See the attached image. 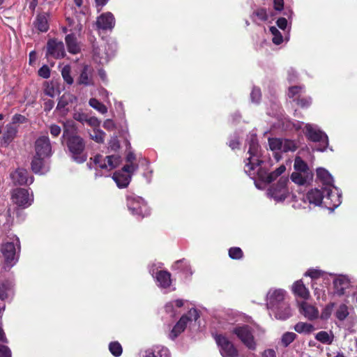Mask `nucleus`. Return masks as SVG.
Instances as JSON below:
<instances>
[{"label": "nucleus", "mask_w": 357, "mask_h": 357, "mask_svg": "<svg viewBox=\"0 0 357 357\" xmlns=\"http://www.w3.org/2000/svg\"><path fill=\"white\" fill-rule=\"evenodd\" d=\"M28 119L23 115L20 114H15L12 118V123H24L27 122Z\"/></svg>", "instance_id": "59"}, {"label": "nucleus", "mask_w": 357, "mask_h": 357, "mask_svg": "<svg viewBox=\"0 0 357 357\" xmlns=\"http://www.w3.org/2000/svg\"><path fill=\"white\" fill-rule=\"evenodd\" d=\"M333 286L335 293L338 296H342L345 294V289L350 286V280L345 275H340L333 281Z\"/></svg>", "instance_id": "18"}, {"label": "nucleus", "mask_w": 357, "mask_h": 357, "mask_svg": "<svg viewBox=\"0 0 357 357\" xmlns=\"http://www.w3.org/2000/svg\"><path fill=\"white\" fill-rule=\"evenodd\" d=\"M229 256L232 259H240L243 257V253L240 248L233 247L229 250Z\"/></svg>", "instance_id": "46"}, {"label": "nucleus", "mask_w": 357, "mask_h": 357, "mask_svg": "<svg viewBox=\"0 0 357 357\" xmlns=\"http://www.w3.org/2000/svg\"><path fill=\"white\" fill-rule=\"evenodd\" d=\"M50 131L52 136L57 137L60 135L61 129L60 126L56 124H52L50 127Z\"/></svg>", "instance_id": "63"}, {"label": "nucleus", "mask_w": 357, "mask_h": 357, "mask_svg": "<svg viewBox=\"0 0 357 357\" xmlns=\"http://www.w3.org/2000/svg\"><path fill=\"white\" fill-rule=\"evenodd\" d=\"M294 169L296 172H303L306 174L310 175V179L312 178L313 174L311 172H308L309 167L307 165V163L299 156L296 157L294 160Z\"/></svg>", "instance_id": "28"}, {"label": "nucleus", "mask_w": 357, "mask_h": 357, "mask_svg": "<svg viewBox=\"0 0 357 357\" xmlns=\"http://www.w3.org/2000/svg\"><path fill=\"white\" fill-rule=\"evenodd\" d=\"M13 284L9 281H4L0 284V299L4 301L8 296V293L12 291Z\"/></svg>", "instance_id": "32"}, {"label": "nucleus", "mask_w": 357, "mask_h": 357, "mask_svg": "<svg viewBox=\"0 0 357 357\" xmlns=\"http://www.w3.org/2000/svg\"><path fill=\"white\" fill-rule=\"evenodd\" d=\"M71 68L69 65L65 66L61 70V75L64 81L68 84H72L73 83V78L70 75Z\"/></svg>", "instance_id": "44"}, {"label": "nucleus", "mask_w": 357, "mask_h": 357, "mask_svg": "<svg viewBox=\"0 0 357 357\" xmlns=\"http://www.w3.org/2000/svg\"><path fill=\"white\" fill-rule=\"evenodd\" d=\"M105 160H107V165L110 167V169H113L119 165L120 157L114 155H107Z\"/></svg>", "instance_id": "47"}, {"label": "nucleus", "mask_w": 357, "mask_h": 357, "mask_svg": "<svg viewBox=\"0 0 357 357\" xmlns=\"http://www.w3.org/2000/svg\"><path fill=\"white\" fill-rule=\"evenodd\" d=\"M297 105L301 106V107H307L311 104V98H298L296 100Z\"/></svg>", "instance_id": "60"}, {"label": "nucleus", "mask_w": 357, "mask_h": 357, "mask_svg": "<svg viewBox=\"0 0 357 357\" xmlns=\"http://www.w3.org/2000/svg\"><path fill=\"white\" fill-rule=\"evenodd\" d=\"M69 97L67 93H64L59 99V102L56 106V109L61 110L64 109L68 105L66 98Z\"/></svg>", "instance_id": "53"}, {"label": "nucleus", "mask_w": 357, "mask_h": 357, "mask_svg": "<svg viewBox=\"0 0 357 357\" xmlns=\"http://www.w3.org/2000/svg\"><path fill=\"white\" fill-rule=\"evenodd\" d=\"M36 154L45 158L52 155V146L50 139L47 136L38 137L35 142Z\"/></svg>", "instance_id": "11"}, {"label": "nucleus", "mask_w": 357, "mask_h": 357, "mask_svg": "<svg viewBox=\"0 0 357 357\" xmlns=\"http://www.w3.org/2000/svg\"><path fill=\"white\" fill-rule=\"evenodd\" d=\"M334 306L335 303H329L326 305L321 313V319H328L332 314Z\"/></svg>", "instance_id": "48"}, {"label": "nucleus", "mask_w": 357, "mask_h": 357, "mask_svg": "<svg viewBox=\"0 0 357 357\" xmlns=\"http://www.w3.org/2000/svg\"><path fill=\"white\" fill-rule=\"evenodd\" d=\"M309 176V174H306L305 176H303L300 172H295L291 174V179L294 183L298 184L299 185H303L307 182Z\"/></svg>", "instance_id": "40"}, {"label": "nucleus", "mask_w": 357, "mask_h": 357, "mask_svg": "<svg viewBox=\"0 0 357 357\" xmlns=\"http://www.w3.org/2000/svg\"><path fill=\"white\" fill-rule=\"evenodd\" d=\"M333 195H331V199H328V204L327 206H325L328 209H331L332 211L337 208L341 203L340 197L337 195L336 193L333 192Z\"/></svg>", "instance_id": "43"}, {"label": "nucleus", "mask_w": 357, "mask_h": 357, "mask_svg": "<svg viewBox=\"0 0 357 357\" xmlns=\"http://www.w3.org/2000/svg\"><path fill=\"white\" fill-rule=\"evenodd\" d=\"M292 290L294 294L303 299H307L310 296V292L301 280L294 282Z\"/></svg>", "instance_id": "26"}, {"label": "nucleus", "mask_w": 357, "mask_h": 357, "mask_svg": "<svg viewBox=\"0 0 357 357\" xmlns=\"http://www.w3.org/2000/svg\"><path fill=\"white\" fill-rule=\"evenodd\" d=\"M113 180L120 188H126L130 182L131 176L125 174L121 172H115L112 176Z\"/></svg>", "instance_id": "22"}, {"label": "nucleus", "mask_w": 357, "mask_h": 357, "mask_svg": "<svg viewBox=\"0 0 357 357\" xmlns=\"http://www.w3.org/2000/svg\"><path fill=\"white\" fill-rule=\"evenodd\" d=\"M333 334L331 337L326 331H322L316 334L315 339L323 344H331L333 342Z\"/></svg>", "instance_id": "34"}, {"label": "nucleus", "mask_w": 357, "mask_h": 357, "mask_svg": "<svg viewBox=\"0 0 357 357\" xmlns=\"http://www.w3.org/2000/svg\"><path fill=\"white\" fill-rule=\"evenodd\" d=\"M157 280L163 288L171 285V274L167 271H160L157 273Z\"/></svg>", "instance_id": "29"}, {"label": "nucleus", "mask_w": 357, "mask_h": 357, "mask_svg": "<svg viewBox=\"0 0 357 357\" xmlns=\"http://www.w3.org/2000/svg\"><path fill=\"white\" fill-rule=\"evenodd\" d=\"M275 312V317L278 319L285 320L291 317V309L286 303L272 310Z\"/></svg>", "instance_id": "24"}, {"label": "nucleus", "mask_w": 357, "mask_h": 357, "mask_svg": "<svg viewBox=\"0 0 357 357\" xmlns=\"http://www.w3.org/2000/svg\"><path fill=\"white\" fill-rule=\"evenodd\" d=\"M297 337V335L293 332H285L281 337V344L284 347H287Z\"/></svg>", "instance_id": "35"}, {"label": "nucleus", "mask_w": 357, "mask_h": 357, "mask_svg": "<svg viewBox=\"0 0 357 357\" xmlns=\"http://www.w3.org/2000/svg\"><path fill=\"white\" fill-rule=\"evenodd\" d=\"M229 146L232 149L234 150L236 149H239L240 146V141H239V136L238 134L234 133L233 138L230 139L229 142Z\"/></svg>", "instance_id": "55"}, {"label": "nucleus", "mask_w": 357, "mask_h": 357, "mask_svg": "<svg viewBox=\"0 0 357 357\" xmlns=\"http://www.w3.org/2000/svg\"><path fill=\"white\" fill-rule=\"evenodd\" d=\"M333 192L330 187H324L321 190L317 188L312 189L306 195V199L310 204L316 206H321L323 203L325 206L328 204V199H331Z\"/></svg>", "instance_id": "2"}, {"label": "nucleus", "mask_w": 357, "mask_h": 357, "mask_svg": "<svg viewBox=\"0 0 357 357\" xmlns=\"http://www.w3.org/2000/svg\"><path fill=\"white\" fill-rule=\"evenodd\" d=\"M247 141L249 144L248 153L250 154V157L246 160L245 166L249 167V170H245V172L246 174L250 175V173L248 172L255 169V163L252 162L253 158H261V154L260 146L256 134H251Z\"/></svg>", "instance_id": "6"}, {"label": "nucleus", "mask_w": 357, "mask_h": 357, "mask_svg": "<svg viewBox=\"0 0 357 357\" xmlns=\"http://www.w3.org/2000/svg\"><path fill=\"white\" fill-rule=\"evenodd\" d=\"M191 321V319L187 315H183L178 322L175 324L171 333L169 337L172 340L176 338L182 332H183L187 326L188 321Z\"/></svg>", "instance_id": "16"}, {"label": "nucleus", "mask_w": 357, "mask_h": 357, "mask_svg": "<svg viewBox=\"0 0 357 357\" xmlns=\"http://www.w3.org/2000/svg\"><path fill=\"white\" fill-rule=\"evenodd\" d=\"M288 177L282 176L276 184L271 185L268 190V195L277 202H283L287 197L288 189L287 185Z\"/></svg>", "instance_id": "5"}, {"label": "nucleus", "mask_w": 357, "mask_h": 357, "mask_svg": "<svg viewBox=\"0 0 357 357\" xmlns=\"http://www.w3.org/2000/svg\"><path fill=\"white\" fill-rule=\"evenodd\" d=\"M127 206L133 215L144 217L146 213V204L140 197L128 198Z\"/></svg>", "instance_id": "10"}, {"label": "nucleus", "mask_w": 357, "mask_h": 357, "mask_svg": "<svg viewBox=\"0 0 357 357\" xmlns=\"http://www.w3.org/2000/svg\"><path fill=\"white\" fill-rule=\"evenodd\" d=\"M65 40L68 51L70 54H76L80 52L81 49L77 43V39L75 33H70L66 35Z\"/></svg>", "instance_id": "21"}, {"label": "nucleus", "mask_w": 357, "mask_h": 357, "mask_svg": "<svg viewBox=\"0 0 357 357\" xmlns=\"http://www.w3.org/2000/svg\"><path fill=\"white\" fill-rule=\"evenodd\" d=\"M120 142L116 135H114L111 137L109 142V148L112 151H117L120 149Z\"/></svg>", "instance_id": "52"}, {"label": "nucleus", "mask_w": 357, "mask_h": 357, "mask_svg": "<svg viewBox=\"0 0 357 357\" xmlns=\"http://www.w3.org/2000/svg\"><path fill=\"white\" fill-rule=\"evenodd\" d=\"M138 168V165H124L121 170L120 172H123L124 174V172H126V173H128V174H131L134 171H135Z\"/></svg>", "instance_id": "61"}, {"label": "nucleus", "mask_w": 357, "mask_h": 357, "mask_svg": "<svg viewBox=\"0 0 357 357\" xmlns=\"http://www.w3.org/2000/svg\"><path fill=\"white\" fill-rule=\"evenodd\" d=\"M38 74L40 77L47 79L50 77V69L47 65H43L39 68Z\"/></svg>", "instance_id": "54"}, {"label": "nucleus", "mask_w": 357, "mask_h": 357, "mask_svg": "<svg viewBox=\"0 0 357 357\" xmlns=\"http://www.w3.org/2000/svg\"><path fill=\"white\" fill-rule=\"evenodd\" d=\"M0 357H12L10 348L4 344H0Z\"/></svg>", "instance_id": "56"}, {"label": "nucleus", "mask_w": 357, "mask_h": 357, "mask_svg": "<svg viewBox=\"0 0 357 357\" xmlns=\"http://www.w3.org/2000/svg\"><path fill=\"white\" fill-rule=\"evenodd\" d=\"M102 158V156L100 154H97L93 158V162L96 165H98L100 169H107V165L106 164L105 161H104L103 162H101Z\"/></svg>", "instance_id": "58"}, {"label": "nucleus", "mask_w": 357, "mask_h": 357, "mask_svg": "<svg viewBox=\"0 0 357 357\" xmlns=\"http://www.w3.org/2000/svg\"><path fill=\"white\" fill-rule=\"evenodd\" d=\"M323 275V272L320 270L311 269L308 270L305 275L310 276L312 279H317Z\"/></svg>", "instance_id": "57"}, {"label": "nucleus", "mask_w": 357, "mask_h": 357, "mask_svg": "<svg viewBox=\"0 0 357 357\" xmlns=\"http://www.w3.org/2000/svg\"><path fill=\"white\" fill-rule=\"evenodd\" d=\"M13 202L19 206L26 208L31 205L29 202V192L24 188H17L12 195Z\"/></svg>", "instance_id": "15"}, {"label": "nucleus", "mask_w": 357, "mask_h": 357, "mask_svg": "<svg viewBox=\"0 0 357 357\" xmlns=\"http://www.w3.org/2000/svg\"><path fill=\"white\" fill-rule=\"evenodd\" d=\"M284 294L285 291L280 289H275L273 291L270 290L267 294V307L273 310L276 307H278L282 304L286 303L284 301Z\"/></svg>", "instance_id": "13"}, {"label": "nucleus", "mask_w": 357, "mask_h": 357, "mask_svg": "<svg viewBox=\"0 0 357 357\" xmlns=\"http://www.w3.org/2000/svg\"><path fill=\"white\" fill-rule=\"evenodd\" d=\"M45 157L35 155L31 163V170L35 174H43L47 172L48 167L45 166L44 158Z\"/></svg>", "instance_id": "19"}, {"label": "nucleus", "mask_w": 357, "mask_h": 357, "mask_svg": "<svg viewBox=\"0 0 357 357\" xmlns=\"http://www.w3.org/2000/svg\"><path fill=\"white\" fill-rule=\"evenodd\" d=\"M103 127L107 130H113L116 128V125L112 119H107L103 123Z\"/></svg>", "instance_id": "64"}, {"label": "nucleus", "mask_w": 357, "mask_h": 357, "mask_svg": "<svg viewBox=\"0 0 357 357\" xmlns=\"http://www.w3.org/2000/svg\"><path fill=\"white\" fill-rule=\"evenodd\" d=\"M305 128V135L307 139L312 142L319 143L313 150L321 152L325 151L328 146V138L326 134L323 131L313 128L310 124H307Z\"/></svg>", "instance_id": "3"}, {"label": "nucleus", "mask_w": 357, "mask_h": 357, "mask_svg": "<svg viewBox=\"0 0 357 357\" xmlns=\"http://www.w3.org/2000/svg\"><path fill=\"white\" fill-rule=\"evenodd\" d=\"M301 312L310 321L315 319L318 317L317 308L306 302L301 303Z\"/></svg>", "instance_id": "23"}, {"label": "nucleus", "mask_w": 357, "mask_h": 357, "mask_svg": "<svg viewBox=\"0 0 357 357\" xmlns=\"http://www.w3.org/2000/svg\"><path fill=\"white\" fill-rule=\"evenodd\" d=\"M261 97L259 88L254 86L250 93V98L252 102L259 103Z\"/></svg>", "instance_id": "50"}, {"label": "nucleus", "mask_w": 357, "mask_h": 357, "mask_svg": "<svg viewBox=\"0 0 357 357\" xmlns=\"http://www.w3.org/2000/svg\"><path fill=\"white\" fill-rule=\"evenodd\" d=\"M317 176L321 181L326 187L333 186V178L332 175L324 168L319 167L317 169Z\"/></svg>", "instance_id": "27"}, {"label": "nucleus", "mask_w": 357, "mask_h": 357, "mask_svg": "<svg viewBox=\"0 0 357 357\" xmlns=\"http://www.w3.org/2000/svg\"><path fill=\"white\" fill-rule=\"evenodd\" d=\"M62 138L65 140L69 155L73 161L79 164L86 161L88 155L85 151L86 142L81 136L64 126Z\"/></svg>", "instance_id": "1"}, {"label": "nucleus", "mask_w": 357, "mask_h": 357, "mask_svg": "<svg viewBox=\"0 0 357 357\" xmlns=\"http://www.w3.org/2000/svg\"><path fill=\"white\" fill-rule=\"evenodd\" d=\"M77 84L84 86H89L92 84L89 78V68L88 66H84L82 68L81 74L77 80Z\"/></svg>", "instance_id": "31"}, {"label": "nucleus", "mask_w": 357, "mask_h": 357, "mask_svg": "<svg viewBox=\"0 0 357 357\" xmlns=\"http://www.w3.org/2000/svg\"><path fill=\"white\" fill-rule=\"evenodd\" d=\"M297 149L298 146L294 141L288 139H282V152L295 151Z\"/></svg>", "instance_id": "36"}, {"label": "nucleus", "mask_w": 357, "mask_h": 357, "mask_svg": "<svg viewBox=\"0 0 357 357\" xmlns=\"http://www.w3.org/2000/svg\"><path fill=\"white\" fill-rule=\"evenodd\" d=\"M269 31L273 36L272 41L275 45H280L283 41V37L282 33L275 26H271Z\"/></svg>", "instance_id": "39"}, {"label": "nucleus", "mask_w": 357, "mask_h": 357, "mask_svg": "<svg viewBox=\"0 0 357 357\" xmlns=\"http://www.w3.org/2000/svg\"><path fill=\"white\" fill-rule=\"evenodd\" d=\"M94 135H90V137L91 139L94 140L96 142L99 144L104 143V138L105 136V132L100 129H94L93 130Z\"/></svg>", "instance_id": "45"}, {"label": "nucleus", "mask_w": 357, "mask_h": 357, "mask_svg": "<svg viewBox=\"0 0 357 357\" xmlns=\"http://www.w3.org/2000/svg\"><path fill=\"white\" fill-rule=\"evenodd\" d=\"M17 128L13 125H7L6 130L3 132L1 138V145L7 147L16 137Z\"/></svg>", "instance_id": "17"}, {"label": "nucleus", "mask_w": 357, "mask_h": 357, "mask_svg": "<svg viewBox=\"0 0 357 357\" xmlns=\"http://www.w3.org/2000/svg\"><path fill=\"white\" fill-rule=\"evenodd\" d=\"M10 178L15 185H29L33 181V177L24 168H17L10 173Z\"/></svg>", "instance_id": "8"}, {"label": "nucleus", "mask_w": 357, "mask_h": 357, "mask_svg": "<svg viewBox=\"0 0 357 357\" xmlns=\"http://www.w3.org/2000/svg\"><path fill=\"white\" fill-rule=\"evenodd\" d=\"M109 349L112 354L116 357L120 356L123 351L122 347L118 342H110Z\"/></svg>", "instance_id": "42"}, {"label": "nucleus", "mask_w": 357, "mask_h": 357, "mask_svg": "<svg viewBox=\"0 0 357 357\" xmlns=\"http://www.w3.org/2000/svg\"><path fill=\"white\" fill-rule=\"evenodd\" d=\"M257 17L259 20L261 21L265 22L268 20V15L267 13L266 9L264 8H257L256 10H255L252 13V15H251V17L252 19V21L255 22V20L254 19L255 17Z\"/></svg>", "instance_id": "37"}, {"label": "nucleus", "mask_w": 357, "mask_h": 357, "mask_svg": "<svg viewBox=\"0 0 357 357\" xmlns=\"http://www.w3.org/2000/svg\"><path fill=\"white\" fill-rule=\"evenodd\" d=\"M349 314L348 307L345 304H341L336 310L335 316L339 321H342L347 319Z\"/></svg>", "instance_id": "33"}, {"label": "nucleus", "mask_w": 357, "mask_h": 357, "mask_svg": "<svg viewBox=\"0 0 357 357\" xmlns=\"http://www.w3.org/2000/svg\"><path fill=\"white\" fill-rule=\"evenodd\" d=\"M215 341L220 347V352L222 357H238L239 353L234 344L222 335H216Z\"/></svg>", "instance_id": "7"}, {"label": "nucleus", "mask_w": 357, "mask_h": 357, "mask_svg": "<svg viewBox=\"0 0 357 357\" xmlns=\"http://www.w3.org/2000/svg\"><path fill=\"white\" fill-rule=\"evenodd\" d=\"M257 174L259 179L261 181L268 183L269 173H268V171L266 169H265L264 167H259L257 171Z\"/></svg>", "instance_id": "51"}, {"label": "nucleus", "mask_w": 357, "mask_h": 357, "mask_svg": "<svg viewBox=\"0 0 357 357\" xmlns=\"http://www.w3.org/2000/svg\"><path fill=\"white\" fill-rule=\"evenodd\" d=\"M144 357H169V351L165 347H152L145 351Z\"/></svg>", "instance_id": "25"}, {"label": "nucleus", "mask_w": 357, "mask_h": 357, "mask_svg": "<svg viewBox=\"0 0 357 357\" xmlns=\"http://www.w3.org/2000/svg\"><path fill=\"white\" fill-rule=\"evenodd\" d=\"M1 252L4 257L5 264L7 266H13L17 258L16 257V248L15 243L13 242H7L2 245Z\"/></svg>", "instance_id": "12"}, {"label": "nucleus", "mask_w": 357, "mask_h": 357, "mask_svg": "<svg viewBox=\"0 0 357 357\" xmlns=\"http://www.w3.org/2000/svg\"><path fill=\"white\" fill-rule=\"evenodd\" d=\"M49 14L47 13H38L33 24L40 32H47L49 29Z\"/></svg>", "instance_id": "20"}, {"label": "nucleus", "mask_w": 357, "mask_h": 357, "mask_svg": "<svg viewBox=\"0 0 357 357\" xmlns=\"http://www.w3.org/2000/svg\"><path fill=\"white\" fill-rule=\"evenodd\" d=\"M96 24L98 29L111 30L115 24L114 17L110 12L102 13L97 18Z\"/></svg>", "instance_id": "14"}, {"label": "nucleus", "mask_w": 357, "mask_h": 357, "mask_svg": "<svg viewBox=\"0 0 357 357\" xmlns=\"http://www.w3.org/2000/svg\"><path fill=\"white\" fill-rule=\"evenodd\" d=\"M185 259H182L180 260L176 261L174 264L173 265V268L175 269H181L182 271L185 273H188L190 275H192V273L191 271L190 266L189 265L185 264V267L181 268V265L183 263H184Z\"/></svg>", "instance_id": "49"}, {"label": "nucleus", "mask_w": 357, "mask_h": 357, "mask_svg": "<svg viewBox=\"0 0 357 357\" xmlns=\"http://www.w3.org/2000/svg\"><path fill=\"white\" fill-rule=\"evenodd\" d=\"M89 104L91 107L96 109L102 114H105L107 112V107L96 98H91L89 100Z\"/></svg>", "instance_id": "38"}, {"label": "nucleus", "mask_w": 357, "mask_h": 357, "mask_svg": "<svg viewBox=\"0 0 357 357\" xmlns=\"http://www.w3.org/2000/svg\"><path fill=\"white\" fill-rule=\"evenodd\" d=\"M51 55L56 59L64 58L66 52L64 44L62 41H58L56 39H50L47 43L46 56Z\"/></svg>", "instance_id": "9"}, {"label": "nucleus", "mask_w": 357, "mask_h": 357, "mask_svg": "<svg viewBox=\"0 0 357 357\" xmlns=\"http://www.w3.org/2000/svg\"><path fill=\"white\" fill-rule=\"evenodd\" d=\"M294 329L298 333L310 334L315 330V328L311 324L300 321L294 326Z\"/></svg>", "instance_id": "30"}, {"label": "nucleus", "mask_w": 357, "mask_h": 357, "mask_svg": "<svg viewBox=\"0 0 357 357\" xmlns=\"http://www.w3.org/2000/svg\"><path fill=\"white\" fill-rule=\"evenodd\" d=\"M268 144L270 149L273 151H281L282 149V139L281 138H268Z\"/></svg>", "instance_id": "41"}, {"label": "nucleus", "mask_w": 357, "mask_h": 357, "mask_svg": "<svg viewBox=\"0 0 357 357\" xmlns=\"http://www.w3.org/2000/svg\"><path fill=\"white\" fill-rule=\"evenodd\" d=\"M231 333L250 350L256 349V342L252 334V330L248 325L238 326L234 328Z\"/></svg>", "instance_id": "4"}, {"label": "nucleus", "mask_w": 357, "mask_h": 357, "mask_svg": "<svg viewBox=\"0 0 357 357\" xmlns=\"http://www.w3.org/2000/svg\"><path fill=\"white\" fill-rule=\"evenodd\" d=\"M73 119L82 123H84L87 120V115L84 113L75 112L73 114Z\"/></svg>", "instance_id": "62"}]
</instances>
